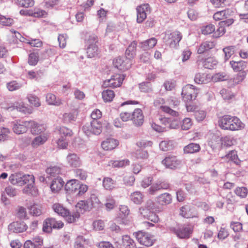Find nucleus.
Listing matches in <instances>:
<instances>
[{
	"mask_svg": "<svg viewBox=\"0 0 248 248\" xmlns=\"http://www.w3.org/2000/svg\"><path fill=\"white\" fill-rule=\"evenodd\" d=\"M52 209L55 213L65 217L67 222L68 217H71V213L69 210L59 203L54 204L52 206Z\"/></svg>",
	"mask_w": 248,
	"mask_h": 248,
	"instance_id": "412c9836",
	"label": "nucleus"
},
{
	"mask_svg": "<svg viewBox=\"0 0 248 248\" xmlns=\"http://www.w3.org/2000/svg\"><path fill=\"white\" fill-rule=\"evenodd\" d=\"M103 186L107 190H112L115 186V182L110 177H104L103 180Z\"/></svg>",
	"mask_w": 248,
	"mask_h": 248,
	"instance_id": "ea45409f",
	"label": "nucleus"
},
{
	"mask_svg": "<svg viewBox=\"0 0 248 248\" xmlns=\"http://www.w3.org/2000/svg\"><path fill=\"white\" fill-rule=\"evenodd\" d=\"M139 213L145 218H147L153 222H157L159 220L158 216L154 213V212L145 211L142 208H139Z\"/></svg>",
	"mask_w": 248,
	"mask_h": 248,
	"instance_id": "c756f323",
	"label": "nucleus"
},
{
	"mask_svg": "<svg viewBox=\"0 0 248 248\" xmlns=\"http://www.w3.org/2000/svg\"><path fill=\"white\" fill-rule=\"evenodd\" d=\"M217 63L216 59L214 57H209L206 59L203 62L204 68L211 69L217 65Z\"/></svg>",
	"mask_w": 248,
	"mask_h": 248,
	"instance_id": "58836bf2",
	"label": "nucleus"
},
{
	"mask_svg": "<svg viewBox=\"0 0 248 248\" xmlns=\"http://www.w3.org/2000/svg\"><path fill=\"white\" fill-rule=\"evenodd\" d=\"M82 130L88 136L92 134L98 135L102 131V125L98 120H92L90 124H86L83 126Z\"/></svg>",
	"mask_w": 248,
	"mask_h": 248,
	"instance_id": "20e7f679",
	"label": "nucleus"
},
{
	"mask_svg": "<svg viewBox=\"0 0 248 248\" xmlns=\"http://www.w3.org/2000/svg\"><path fill=\"white\" fill-rule=\"evenodd\" d=\"M122 246L124 248H137L134 241L128 235L122 236Z\"/></svg>",
	"mask_w": 248,
	"mask_h": 248,
	"instance_id": "473e14b6",
	"label": "nucleus"
},
{
	"mask_svg": "<svg viewBox=\"0 0 248 248\" xmlns=\"http://www.w3.org/2000/svg\"><path fill=\"white\" fill-rule=\"evenodd\" d=\"M46 173L49 175L50 176H55L56 175L59 174L61 170L57 166L51 167L46 169Z\"/></svg>",
	"mask_w": 248,
	"mask_h": 248,
	"instance_id": "bf43d9fd",
	"label": "nucleus"
},
{
	"mask_svg": "<svg viewBox=\"0 0 248 248\" xmlns=\"http://www.w3.org/2000/svg\"><path fill=\"white\" fill-rule=\"evenodd\" d=\"M98 39L97 35L94 34H91L89 36L87 40V45H88V46L96 45V44L98 42Z\"/></svg>",
	"mask_w": 248,
	"mask_h": 248,
	"instance_id": "69168bd1",
	"label": "nucleus"
},
{
	"mask_svg": "<svg viewBox=\"0 0 248 248\" xmlns=\"http://www.w3.org/2000/svg\"><path fill=\"white\" fill-rule=\"evenodd\" d=\"M38 61V55L35 53H31L29 56L28 62L30 65H35Z\"/></svg>",
	"mask_w": 248,
	"mask_h": 248,
	"instance_id": "e2e57ef3",
	"label": "nucleus"
},
{
	"mask_svg": "<svg viewBox=\"0 0 248 248\" xmlns=\"http://www.w3.org/2000/svg\"><path fill=\"white\" fill-rule=\"evenodd\" d=\"M131 120L136 126H140L144 122V116L142 111L140 108H136L131 114Z\"/></svg>",
	"mask_w": 248,
	"mask_h": 248,
	"instance_id": "f3484780",
	"label": "nucleus"
},
{
	"mask_svg": "<svg viewBox=\"0 0 248 248\" xmlns=\"http://www.w3.org/2000/svg\"><path fill=\"white\" fill-rule=\"evenodd\" d=\"M16 3L20 6L28 8L32 7L34 2L33 0H16Z\"/></svg>",
	"mask_w": 248,
	"mask_h": 248,
	"instance_id": "052dcab7",
	"label": "nucleus"
},
{
	"mask_svg": "<svg viewBox=\"0 0 248 248\" xmlns=\"http://www.w3.org/2000/svg\"><path fill=\"white\" fill-rule=\"evenodd\" d=\"M64 182L61 178H55L51 183L50 188L52 192H57L61 189L64 185Z\"/></svg>",
	"mask_w": 248,
	"mask_h": 248,
	"instance_id": "7c9ffc66",
	"label": "nucleus"
},
{
	"mask_svg": "<svg viewBox=\"0 0 248 248\" xmlns=\"http://www.w3.org/2000/svg\"><path fill=\"white\" fill-rule=\"evenodd\" d=\"M128 159H125L121 160H110L108 162L109 166H112L114 168L124 167L129 164Z\"/></svg>",
	"mask_w": 248,
	"mask_h": 248,
	"instance_id": "c9c22d12",
	"label": "nucleus"
},
{
	"mask_svg": "<svg viewBox=\"0 0 248 248\" xmlns=\"http://www.w3.org/2000/svg\"><path fill=\"white\" fill-rule=\"evenodd\" d=\"M233 14V11L230 9L220 11L215 13L213 16L214 19L216 20H221L227 18Z\"/></svg>",
	"mask_w": 248,
	"mask_h": 248,
	"instance_id": "b1692460",
	"label": "nucleus"
},
{
	"mask_svg": "<svg viewBox=\"0 0 248 248\" xmlns=\"http://www.w3.org/2000/svg\"><path fill=\"white\" fill-rule=\"evenodd\" d=\"M98 48L97 45L88 46L87 48V54L88 57L93 58L98 55Z\"/></svg>",
	"mask_w": 248,
	"mask_h": 248,
	"instance_id": "a18cd8bd",
	"label": "nucleus"
},
{
	"mask_svg": "<svg viewBox=\"0 0 248 248\" xmlns=\"http://www.w3.org/2000/svg\"><path fill=\"white\" fill-rule=\"evenodd\" d=\"M74 173L77 177L81 180L86 179L87 176L86 172L82 169H76L74 170Z\"/></svg>",
	"mask_w": 248,
	"mask_h": 248,
	"instance_id": "0e129e2a",
	"label": "nucleus"
},
{
	"mask_svg": "<svg viewBox=\"0 0 248 248\" xmlns=\"http://www.w3.org/2000/svg\"><path fill=\"white\" fill-rule=\"evenodd\" d=\"M162 163L167 168L175 169L179 165L180 161L175 156H168L162 161Z\"/></svg>",
	"mask_w": 248,
	"mask_h": 248,
	"instance_id": "6ab92c4d",
	"label": "nucleus"
},
{
	"mask_svg": "<svg viewBox=\"0 0 248 248\" xmlns=\"http://www.w3.org/2000/svg\"><path fill=\"white\" fill-rule=\"evenodd\" d=\"M23 86L21 83L16 80H13L6 84V87L10 91H14L20 89Z\"/></svg>",
	"mask_w": 248,
	"mask_h": 248,
	"instance_id": "79ce46f5",
	"label": "nucleus"
},
{
	"mask_svg": "<svg viewBox=\"0 0 248 248\" xmlns=\"http://www.w3.org/2000/svg\"><path fill=\"white\" fill-rule=\"evenodd\" d=\"M14 23L13 18L0 15V24L3 26H10Z\"/></svg>",
	"mask_w": 248,
	"mask_h": 248,
	"instance_id": "3c124183",
	"label": "nucleus"
},
{
	"mask_svg": "<svg viewBox=\"0 0 248 248\" xmlns=\"http://www.w3.org/2000/svg\"><path fill=\"white\" fill-rule=\"evenodd\" d=\"M137 21L139 23H142L147 17V15L150 13V7L148 4H144L137 7Z\"/></svg>",
	"mask_w": 248,
	"mask_h": 248,
	"instance_id": "9b49d317",
	"label": "nucleus"
},
{
	"mask_svg": "<svg viewBox=\"0 0 248 248\" xmlns=\"http://www.w3.org/2000/svg\"><path fill=\"white\" fill-rule=\"evenodd\" d=\"M165 103V100L163 98H156L154 102V106L157 108L161 109L163 112L168 113L174 117H177L179 113L176 110H173L169 107L163 106Z\"/></svg>",
	"mask_w": 248,
	"mask_h": 248,
	"instance_id": "9d476101",
	"label": "nucleus"
},
{
	"mask_svg": "<svg viewBox=\"0 0 248 248\" xmlns=\"http://www.w3.org/2000/svg\"><path fill=\"white\" fill-rule=\"evenodd\" d=\"M201 147L199 144L191 143L184 148L185 154H194L200 151Z\"/></svg>",
	"mask_w": 248,
	"mask_h": 248,
	"instance_id": "72a5a7b5",
	"label": "nucleus"
},
{
	"mask_svg": "<svg viewBox=\"0 0 248 248\" xmlns=\"http://www.w3.org/2000/svg\"><path fill=\"white\" fill-rule=\"evenodd\" d=\"M170 187V184L164 180H157L148 189L149 193L153 195L155 192L161 189H168Z\"/></svg>",
	"mask_w": 248,
	"mask_h": 248,
	"instance_id": "dca6fc26",
	"label": "nucleus"
},
{
	"mask_svg": "<svg viewBox=\"0 0 248 248\" xmlns=\"http://www.w3.org/2000/svg\"><path fill=\"white\" fill-rule=\"evenodd\" d=\"M139 88L141 92L148 93L152 91V84L150 82L144 81L139 84Z\"/></svg>",
	"mask_w": 248,
	"mask_h": 248,
	"instance_id": "864d4df0",
	"label": "nucleus"
},
{
	"mask_svg": "<svg viewBox=\"0 0 248 248\" xmlns=\"http://www.w3.org/2000/svg\"><path fill=\"white\" fill-rule=\"evenodd\" d=\"M46 101L48 104L55 106H60L62 104V101L59 98L52 93H47L46 95Z\"/></svg>",
	"mask_w": 248,
	"mask_h": 248,
	"instance_id": "f704fd0d",
	"label": "nucleus"
},
{
	"mask_svg": "<svg viewBox=\"0 0 248 248\" xmlns=\"http://www.w3.org/2000/svg\"><path fill=\"white\" fill-rule=\"evenodd\" d=\"M63 223L57 221L54 218H47L43 223V231L46 232H51L52 229H60L63 227Z\"/></svg>",
	"mask_w": 248,
	"mask_h": 248,
	"instance_id": "6e6552de",
	"label": "nucleus"
},
{
	"mask_svg": "<svg viewBox=\"0 0 248 248\" xmlns=\"http://www.w3.org/2000/svg\"><path fill=\"white\" fill-rule=\"evenodd\" d=\"M102 98L106 102H111L115 96L114 92L110 90H106L104 91L102 93Z\"/></svg>",
	"mask_w": 248,
	"mask_h": 248,
	"instance_id": "37998d69",
	"label": "nucleus"
},
{
	"mask_svg": "<svg viewBox=\"0 0 248 248\" xmlns=\"http://www.w3.org/2000/svg\"><path fill=\"white\" fill-rule=\"evenodd\" d=\"M77 114L75 112L65 113L63 115V121L65 123H71L75 121Z\"/></svg>",
	"mask_w": 248,
	"mask_h": 248,
	"instance_id": "8fccbe9b",
	"label": "nucleus"
},
{
	"mask_svg": "<svg viewBox=\"0 0 248 248\" xmlns=\"http://www.w3.org/2000/svg\"><path fill=\"white\" fill-rule=\"evenodd\" d=\"M236 194L241 197L245 198L248 194V189L245 187H237L235 190Z\"/></svg>",
	"mask_w": 248,
	"mask_h": 248,
	"instance_id": "774afa93",
	"label": "nucleus"
},
{
	"mask_svg": "<svg viewBox=\"0 0 248 248\" xmlns=\"http://www.w3.org/2000/svg\"><path fill=\"white\" fill-rule=\"evenodd\" d=\"M226 157L229 160L232 161L234 163L238 164L239 163V159L236 152L235 151H231L226 155Z\"/></svg>",
	"mask_w": 248,
	"mask_h": 248,
	"instance_id": "680f3d73",
	"label": "nucleus"
},
{
	"mask_svg": "<svg viewBox=\"0 0 248 248\" xmlns=\"http://www.w3.org/2000/svg\"><path fill=\"white\" fill-rule=\"evenodd\" d=\"M173 141L170 140H163L159 144L160 149L163 151L171 150L173 148Z\"/></svg>",
	"mask_w": 248,
	"mask_h": 248,
	"instance_id": "49530a36",
	"label": "nucleus"
},
{
	"mask_svg": "<svg viewBox=\"0 0 248 248\" xmlns=\"http://www.w3.org/2000/svg\"><path fill=\"white\" fill-rule=\"evenodd\" d=\"M211 80V76L205 73H197L194 78V81L197 84H206Z\"/></svg>",
	"mask_w": 248,
	"mask_h": 248,
	"instance_id": "a878e982",
	"label": "nucleus"
},
{
	"mask_svg": "<svg viewBox=\"0 0 248 248\" xmlns=\"http://www.w3.org/2000/svg\"><path fill=\"white\" fill-rule=\"evenodd\" d=\"M27 98L29 102L35 107H38L40 106V102L39 98L36 96L30 94H28Z\"/></svg>",
	"mask_w": 248,
	"mask_h": 248,
	"instance_id": "4d7b16f0",
	"label": "nucleus"
},
{
	"mask_svg": "<svg viewBox=\"0 0 248 248\" xmlns=\"http://www.w3.org/2000/svg\"><path fill=\"white\" fill-rule=\"evenodd\" d=\"M30 214L34 216H39L42 213V208L40 205L34 204L29 208Z\"/></svg>",
	"mask_w": 248,
	"mask_h": 248,
	"instance_id": "603ef678",
	"label": "nucleus"
},
{
	"mask_svg": "<svg viewBox=\"0 0 248 248\" xmlns=\"http://www.w3.org/2000/svg\"><path fill=\"white\" fill-rule=\"evenodd\" d=\"M218 125L222 129L231 131L240 130L245 127V124L237 117L225 115L219 118Z\"/></svg>",
	"mask_w": 248,
	"mask_h": 248,
	"instance_id": "f257e3e1",
	"label": "nucleus"
},
{
	"mask_svg": "<svg viewBox=\"0 0 248 248\" xmlns=\"http://www.w3.org/2000/svg\"><path fill=\"white\" fill-rule=\"evenodd\" d=\"M182 38L181 33L177 31L170 33H166L163 37V41L170 47L174 48L178 45Z\"/></svg>",
	"mask_w": 248,
	"mask_h": 248,
	"instance_id": "423d86ee",
	"label": "nucleus"
},
{
	"mask_svg": "<svg viewBox=\"0 0 248 248\" xmlns=\"http://www.w3.org/2000/svg\"><path fill=\"white\" fill-rule=\"evenodd\" d=\"M193 89V85H187L182 91V95L183 99L187 103L194 100L197 97V93H195V91H193V93H192Z\"/></svg>",
	"mask_w": 248,
	"mask_h": 248,
	"instance_id": "ddd939ff",
	"label": "nucleus"
},
{
	"mask_svg": "<svg viewBox=\"0 0 248 248\" xmlns=\"http://www.w3.org/2000/svg\"><path fill=\"white\" fill-rule=\"evenodd\" d=\"M59 131L61 137L65 139L67 137H72L73 134L71 129L65 126H61L59 129Z\"/></svg>",
	"mask_w": 248,
	"mask_h": 248,
	"instance_id": "c03bdc74",
	"label": "nucleus"
},
{
	"mask_svg": "<svg viewBox=\"0 0 248 248\" xmlns=\"http://www.w3.org/2000/svg\"><path fill=\"white\" fill-rule=\"evenodd\" d=\"M105 206L108 211L113 209L116 206L115 200L112 196H108L106 197Z\"/></svg>",
	"mask_w": 248,
	"mask_h": 248,
	"instance_id": "de8ad7c7",
	"label": "nucleus"
},
{
	"mask_svg": "<svg viewBox=\"0 0 248 248\" xmlns=\"http://www.w3.org/2000/svg\"><path fill=\"white\" fill-rule=\"evenodd\" d=\"M29 128L30 129L31 132L33 135L39 134L45 131L46 128L44 125L37 123L33 121H28Z\"/></svg>",
	"mask_w": 248,
	"mask_h": 248,
	"instance_id": "4be33fe9",
	"label": "nucleus"
},
{
	"mask_svg": "<svg viewBox=\"0 0 248 248\" xmlns=\"http://www.w3.org/2000/svg\"><path fill=\"white\" fill-rule=\"evenodd\" d=\"M86 240L81 236H78L75 241V248H84V246L86 244Z\"/></svg>",
	"mask_w": 248,
	"mask_h": 248,
	"instance_id": "13d9d810",
	"label": "nucleus"
},
{
	"mask_svg": "<svg viewBox=\"0 0 248 248\" xmlns=\"http://www.w3.org/2000/svg\"><path fill=\"white\" fill-rule=\"evenodd\" d=\"M67 165L70 167H79L82 164V161L79 156L73 153H69L66 157Z\"/></svg>",
	"mask_w": 248,
	"mask_h": 248,
	"instance_id": "4468645a",
	"label": "nucleus"
},
{
	"mask_svg": "<svg viewBox=\"0 0 248 248\" xmlns=\"http://www.w3.org/2000/svg\"><path fill=\"white\" fill-rule=\"evenodd\" d=\"M157 40L152 37L140 43V47L143 50H147L153 48L156 44Z\"/></svg>",
	"mask_w": 248,
	"mask_h": 248,
	"instance_id": "c85d7f7f",
	"label": "nucleus"
},
{
	"mask_svg": "<svg viewBox=\"0 0 248 248\" xmlns=\"http://www.w3.org/2000/svg\"><path fill=\"white\" fill-rule=\"evenodd\" d=\"M78 186H79V181L75 179H72L66 183L64 189L67 193H76Z\"/></svg>",
	"mask_w": 248,
	"mask_h": 248,
	"instance_id": "5701e85b",
	"label": "nucleus"
},
{
	"mask_svg": "<svg viewBox=\"0 0 248 248\" xmlns=\"http://www.w3.org/2000/svg\"><path fill=\"white\" fill-rule=\"evenodd\" d=\"M140 208H142L145 211L155 212V204L152 200H149L146 202L144 207H141Z\"/></svg>",
	"mask_w": 248,
	"mask_h": 248,
	"instance_id": "09e8293b",
	"label": "nucleus"
},
{
	"mask_svg": "<svg viewBox=\"0 0 248 248\" xmlns=\"http://www.w3.org/2000/svg\"><path fill=\"white\" fill-rule=\"evenodd\" d=\"M201 31L203 34H210L213 32H214L215 31V27L214 25L210 24L203 26L201 29Z\"/></svg>",
	"mask_w": 248,
	"mask_h": 248,
	"instance_id": "5fc2aeb1",
	"label": "nucleus"
},
{
	"mask_svg": "<svg viewBox=\"0 0 248 248\" xmlns=\"http://www.w3.org/2000/svg\"><path fill=\"white\" fill-rule=\"evenodd\" d=\"M28 227L23 221L13 222L8 225V230L12 232L20 233L26 231Z\"/></svg>",
	"mask_w": 248,
	"mask_h": 248,
	"instance_id": "a211bd4d",
	"label": "nucleus"
},
{
	"mask_svg": "<svg viewBox=\"0 0 248 248\" xmlns=\"http://www.w3.org/2000/svg\"><path fill=\"white\" fill-rule=\"evenodd\" d=\"M47 140V137L45 135L36 137L32 141V145L35 147L45 143Z\"/></svg>",
	"mask_w": 248,
	"mask_h": 248,
	"instance_id": "4c0bfd02",
	"label": "nucleus"
},
{
	"mask_svg": "<svg viewBox=\"0 0 248 248\" xmlns=\"http://www.w3.org/2000/svg\"><path fill=\"white\" fill-rule=\"evenodd\" d=\"M10 183L14 185L21 186L24 185L34 184L35 179L33 175L25 174L19 176L18 174H12L9 178Z\"/></svg>",
	"mask_w": 248,
	"mask_h": 248,
	"instance_id": "7ed1b4c3",
	"label": "nucleus"
},
{
	"mask_svg": "<svg viewBox=\"0 0 248 248\" xmlns=\"http://www.w3.org/2000/svg\"><path fill=\"white\" fill-rule=\"evenodd\" d=\"M171 232L175 234L180 238H189L192 232L191 228L188 225H182L178 227H171L170 229Z\"/></svg>",
	"mask_w": 248,
	"mask_h": 248,
	"instance_id": "1a4fd4ad",
	"label": "nucleus"
},
{
	"mask_svg": "<svg viewBox=\"0 0 248 248\" xmlns=\"http://www.w3.org/2000/svg\"><path fill=\"white\" fill-rule=\"evenodd\" d=\"M125 75L124 74H115L111 77L110 79L105 80L103 86L105 88H116L120 87L124 79Z\"/></svg>",
	"mask_w": 248,
	"mask_h": 248,
	"instance_id": "0eeeda50",
	"label": "nucleus"
},
{
	"mask_svg": "<svg viewBox=\"0 0 248 248\" xmlns=\"http://www.w3.org/2000/svg\"><path fill=\"white\" fill-rule=\"evenodd\" d=\"M180 214L183 217L187 218L197 217L195 207L187 205L181 208Z\"/></svg>",
	"mask_w": 248,
	"mask_h": 248,
	"instance_id": "aec40b11",
	"label": "nucleus"
},
{
	"mask_svg": "<svg viewBox=\"0 0 248 248\" xmlns=\"http://www.w3.org/2000/svg\"><path fill=\"white\" fill-rule=\"evenodd\" d=\"M91 209V205L87 201H81L75 206L74 212L71 213V217L68 218V222L69 223L75 222L81 214H83L86 211Z\"/></svg>",
	"mask_w": 248,
	"mask_h": 248,
	"instance_id": "f03ea898",
	"label": "nucleus"
},
{
	"mask_svg": "<svg viewBox=\"0 0 248 248\" xmlns=\"http://www.w3.org/2000/svg\"><path fill=\"white\" fill-rule=\"evenodd\" d=\"M143 195L140 191H135L130 195L131 200L135 204H140L143 202Z\"/></svg>",
	"mask_w": 248,
	"mask_h": 248,
	"instance_id": "e433bc0d",
	"label": "nucleus"
},
{
	"mask_svg": "<svg viewBox=\"0 0 248 248\" xmlns=\"http://www.w3.org/2000/svg\"><path fill=\"white\" fill-rule=\"evenodd\" d=\"M119 144V141L114 139H107L101 143L102 148L106 151L115 149Z\"/></svg>",
	"mask_w": 248,
	"mask_h": 248,
	"instance_id": "393cba45",
	"label": "nucleus"
},
{
	"mask_svg": "<svg viewBox=\"0 0 248 248\" xmlns=\"http://www.w3.org/2000/svg\"><path fill=\"white\" fill-rule=\"evenodd\" d=\"M67 38L66 34H60L58 37V40L59 43V46L61 48H64L66 45V39Z\"/></svg>",
	"mask_w": 248,
	"mask_h": 248,
	"instance_id": "338daca9",
	"label": "nucleus"
},
{
	"mask_svg": "<svg viewBox=\"0 0 248 248\" xmlns=\"http://www.w3.org/2000/svg\"><path fill=\"white\" fill-rule=\"evenodd\" d=\"M28 121L17 120L13 123V130L16 134H23L27 131L29 128Z\"/></svg>",
	"mask_w": 248,
	"mask_h": 248,
	"instance_id": "f8f14e48",
	"label": "nucleus"
},
{
	"mask_svg": "<svg viewBox=\"0 0 248 248\" xmlns=\"http://www.w3.org/2000/svg\"><path fill=\"white\" fill-rule=\"evenodd\" d=\"M215 46V43L213 41H206L203 42L197 48V53L198 54H202L212 49Z\"/></svg>",
	"mask_w": 248,
	"mask_h": 248,
	"instance_id": "bb28decb",
	"label": "nucleus"
},
{
	"mask_svg": "<svg viewBox=\"0 0 248 248\" xmlns=\"http://www.w3.org/2000/svg\"><path fill=\"white\" fill-rule=\"evenodd\" d=\"M223 51L224 53L225 61H227L229 60L231 57V56L234 54L235 51V46H226L223 49Z\"/></svg>",
	"mask_w": 248,
	"mask_h": 248,
	"instance_id": "a19ab883",
	"label": "nucleus"
},
{
	"mask_svg": "<svg viewBox=\"0 0 248 248\" xmlns=\"http://www.w3.org/2000/svg\"><path fill=\"white\" fill-rule=\"evenodd\" d=\"M133 235L141 245L146 247L152 246L155 241V239L152 235L143 231H139L134 232Z\"/></svg>",
	"mask_w": 248,
	"mask_h": 248,
	"instance_id": "39448f33",
	"label": "nucleus"
},
{
	"mask_svg": "<svg viewBox=\"0 0 248 248\" xmlns=\"http://www.w3.org/2000/svg\"><path fill=\"white\" fill-rule=\"evenodd\" d=\"M34 184H29L24 187L23 191L25 193L35 195L37 194V189L34 186Z\"/></svg>",
	"mask_w": 248,
	"mask_h": 248,
	"instance_id": "6e6d98bb",
	"label": "nucleus"
},
{
	"mask_svg": "<svg viewBox=\"0 0 248 248\" xmlns=\"http://www.w3.org/2000/svg\"><path fill=\"white\" fill-rule=\"evenodd\" d=\"M230 64L234 71H242L247 66V62L244 61H230Z\"/></svg>",
	"mask_w": 248,
	"mask_h": 248,
	"instance_id": "2f4dec72",
	"label": "nucleus"
},
{
	"mask_svg": "<svg viewBox=\"0 0 248 248\" xmlns=\"http://www.w3.org/2000/svg\"><path fill=\"white\" fill-rule=\"evenodd\" d=\"M172 202V196L168 193H164L156 197V202L161 205H166Z\"/></svg>",
	"mask_w": 248,
	"mask_h": 248,
	"instance_id": "cd10ccee",
	"label": "nucleus"
},
{
	"mask_svg": "<svg viewBox=\"0 0 248 248\" xmlns=\"http://www.w3.org/2000/svg\"><path fill=\"white\" fill-rule=\"evenodd\" d=\"M113 64L117 68L121 70H125L131 67L132 62L124 57H119L113 61Z\"/></svg>",
	"mask_w": 248,
	"mask_h": 248,
	"instance_id": "2eb2a0df",
	"label": "nucleus"
}]
</instances>
